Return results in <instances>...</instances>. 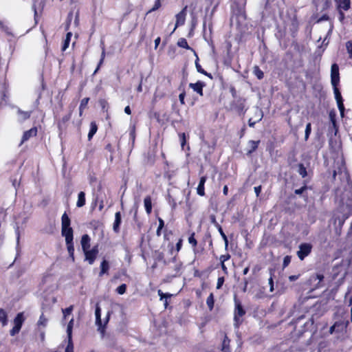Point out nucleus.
Masks as SVG:
<instances>
[{
  "label": "nucleus",
  "mask_w": 352,
  "mask_h": 352,
  "mask_svg": "<svg viewBox=\"0 0 352 352\" xmlns=\"http://www.w3.org/2000/svg\"><path fill=\"white\" fill-rule=\"evenodd\" d=\"M95 316H96V324L98 327V331L103 336L104 334V329L105 325L108 323L110 316V311L107 312V316L104 320V324H102V320H101V309L98 304L96 306L95 310Z\"/></svg>",
  "instance_id": "1"
},
{
  "label": "nucleus",
  "mask_w": 352,
  "mask_h": 352,
  "mask_svg": "<svg viewBox=\"0 0 352 352\" xmlns=\"http://www.w3.org/2000/svg\"><path fill=\"white\" fill-rule=\"evenodd\" d=\"M25 320V317L23 312H20L16 314L13 320L14 326L10 331V336H14L16 334L19 333Z\"/></svg>",
  "instance_id": "2"
},
{
  "label": "nucleus",
  "mask_w": 352,
  "mask_h": 352,
  "mask_svg": "<svg viewBox=\"0 0 352 352\" xmlns=\"http://www.w3.org/2000/svg\"><path fill=\"white\" fill-rule=\"evenodd\" d=\"M312 245L308 243H301L299 245V250L297 252V255L300 260L302 261L311 252Z\"/></svg>",
  "instance_id": "3"
},
{
  "label": "nucleus",
  "mask_w": 352,
  "mask_h": 352,
  "mask_svg": "<svg viewBox=\"0 0 352 352\" xmlns=\"http://www.w3.org/2000/svg\"><path fill=\"white\" fill-rule=\"evenodd\" d=\"M333 92L335 95V98L337 102L338 107L340 113V116L342 118L344 117V106L343 104V99L341 96V94L338 88V86H333Z\"/></svg>",
  "instance_id": "4"
},
{
  "label": "nucleus",
  "mask_w": 352,
  "mask_h": 352,
  "mask_svg": "<svg viewBox=\"0 0 352 352\" xmlns=\"http://www.w3.org/2000/svg\"><path fill=\"white\" fill-rule=\"evenodd\" d=\"M331 82L332 86H338L340 82L339 67L336 63L331 67Z\"/></svg>",
  "instance_id": "5"
},
{
  "label": "nucleus",
  "mask_w": 352,
  "mask_h": 352,
  "mask_svg": "<svg viewBox=\"0 0 352 352\" xmlns=\"http://www.w3.org/2000/svg\"><path fill=\"white\" fill-rule=\"evenodd\" d=\"M235 303V310H234V320L236 324L238 325L240 322L239 318L242 317L245 314V311L243 310L242 305L239 300H238L236 298H234Z\"/></svg>",
  "instance_id": "6"
},
{
  "label": "nucleus",
  "mask_w": 352,
  "mask_h": 352,
  "mask_svg": "<svg viewBox=\"0 0 352 352\" xmlns=\"http://www.w3.org/2000/svg\"><path fill=\"white\" fill-rule=\"evenodd\" d=\"M85 256V260L89 262L90 265L93 264L98 254V246H94L91 250H87L83 252Z\"/></svg>",
  "instance_id": "7"
},
{
  "label": "nucleus",
  "mask_w": 352,
  "mask_h": 352,
  "mask_svg": "<svg viewBox=\"0 0 352 352\" xmlns=\"http://www.w3.org/2000/svg\"><path fill=\"white\" fill-rule=\"evenodd\" d=\"M186 8L187 7L186 6L181 12L176 14V23L173 32H174L177 27L184 24L186 16Z\"/></svg>",
  "instance_id": "8"
},
{
  "label": "nucleus",
  "mask_w": 352,
  "mask_h": 352,
  "mask_svg": "<svg viewBox=\"0 0 352 352\" xmlns=\"http://www.w3.org/2000/svg\"><path fill=\"white\" fill-rule=\"evenodd\" d=\"M204 86L205 83L201 81H198L195 83H190L189 85V87L200 96H203V87Z\"/></svg>",
  "instance_id": "9"
},
{
  "label": "nucleus",
  "mask_w": 352,
  "mask_h": 352,
  "mask_svg": "<svg viewBox=\"0 0 352 352\" xmlns=\"http://www.w3.org/2000/svg\"><path fill=\"white\" fill-rule=\"evenodd\" d=\"M61 233L65 236V241H73V230L71 227L62 228Z\"/></svg>",
  "instance_id": "10"
},
{
  "label": "nucleus",
  "mask_w": 352,
  "mask_h": 352,
  "mask_svg": "<svg viewBox=\"0 0 352 352\" xmlns=\"http://www.w3.org/2000/svg\"><path fill=\"white\" fill-rule=\"evenodd\" d=\"M338 9L348 10L350 8V0H336Z\"/></svg>",
  "instance_id": "11"
},
{
  "label": "nucleus",
  "mask_w": 352,
  "mask_h": 352,
  "mask_svg": "<svg viewBox=\"0 0 352 352\" xmlns=\"http://www.w3.org/2000/svg\"><path fill=\"white\" fill-rule=\"evenodd\" d=\"M206 176H203L200 178L199 185L197 188V192L200 196H204L205 195L204 184L206 182Z\"/></svg>",
  "instance_id": "12"
},
{
  "label": "nucleus",
  "mask_w": 352,
  "mask_h": 352,
  "mask_svg": "<svg viewBox=\"0 0 352 352\" xmlns=\"http://www.w3.org/2000/svg\"><path fill=\"white\" fill-rule=\"evenodd\" d=\"M81 246L82 251H87L90 248V237L88 234H84L81 238Z\"/></svg>",
  "instance_id": "13"
},
{
  "label": "nucleus",
  "mask_w": 352,
  "mask_h": 352,
  "mask_svg": "<svg viewBox=\"0 0 352 352\" xmlns=\"http://www.w3.org/2000/svg\"><path fill=\"white\" fill-rule=\"evenodd\" d=\"M37 133V129L36 127H33L30 129V130L25 131L23 133V138H22V143L28 140L31 137L35 136Z\"/></svg>",
  "instance_id": "14"
},
{
  "label": "nucleus",
  "mask_w": 352,
  "mask_h": 352,
  "mask_svg": "<svg viewBox=\"0 0 352 352\" xmlns=\"http://www.w3.org/2000/svg\"><path fill=\"white\" fill-rule=\"evenodd\" d=\"M121 214L120 212H117L115 214V221L113 223V229L115 232L118 233L120 230V226L121 224Z\"/></svg>",
  "instance_id": "15"
},
{
  "label": "nucleus",
  "mask_w": 352,
  "mask_h": 352,
  "mask_svg": "<svg viewBox=\"0 0 352 352\" xmlns=\"http://www.w3.org/2000/svg\"><path fill=\"white\" fill-rule=\"evenodd\" d=\"M0 322L1 323L3 327H5L8 324V314L6 310L0 308Z\"/></svg>",
  "instance_id": "16"
},
{
  "label": "nucleus",
  "mask_w": 352,
  "mask_h": 352,
  "mask_svg": "<svg viewBox=\"0 0 352 352\" xmlns=\"http://www.w3.org/2000/svg\"><path fill=\"white\" fill-rule=\"evenodd\" d=\"M85 194L84 192L81 191L78 195V200L76 202V206L78 208H81L85 205Z\"/></svg>",
  "instance_id": "17"
},
{
  "label": "nucleus",
  "mask_w": 352,
  "mask_h": 352,
  "mask_svg": "<svg viewBox=\"0 0 352 352\" xmlns=\"http://www.w3.org/2000/svg\"><path fill=\"white\" fill-rule=\"evenodd\" d=\"M144 205L146 213L148 214H149L152 210V202H151V197L147 196L144 198Z\"/></svg>",
  "instance_id": "18"
},
{
  "label": "nucleus",
  "mask_w": 352,
  "mask_h": 352,
  "mask_svg": "<svg viewBox=\"0 0 352 352\" xmlns=\"http://www.w3.org/2000/svg\"><path fill=\"white\" fill-rule=\"evenodd\" d=\"M67 245V251L69 252V254L70 257L72 258V261H74V247L73 241H65Z\"/></svg>",
  "instance_id": "19"
},
{
  "label": "nucleus",
  "mask_w": 352,
  "mask_h": 352,
  "mask_svg": "<svg viewBox=\"0 0 352 352\" xmlns=\"http://www.w3.org/2000/svg\"><path fill=\"white\" fill-rule=\"evenodd\" d=\"M62 228L70 227V219L68 215L65 212L61 218Z\"/></svg>",
  "instance_id": "20"
},
{
  "label": "nucleus",
  "mask_w": 352,
  "mask_h": 352,
  "mask_svg": "<svg viewBox=\"0 0 352 352\" xmlns=\"http://www.w3.org/2000/svg\"><path fill=\"white\" fill-rule=\"evenodd\" d=\"M109 269V265L108 261L103 260L100 264V276H102L108 272Z\"/></svg>",
  "instance_id": "21"
},
{
  "label": "nucleus",
  "mask_w": 352,
  "mask_h": 352,
  "mask_svg": "<svg viewBox=\"0 0 352 352\" xmlns=\"http://www.w3.org/2000/svg\"><path fill=\"white\" fill-rule=\"evenodd\" d=\"M19 114V120L23 122L27 119H28L31 115L30 111H23L21 110H18Z\"/></svg>",
  "instance_id": "22"
},
{
  "label": "nucleus",
  "mask_w": 352,
  "mask_h": 352,
  "mask_svg": "<svg viewBox=\"0 0 352 352\" xmlns=\"http://www.w3.org/2000/svg\"><path fill=\"white\" fill-rule=\"evenodd\" d=\"M259 142H260V141H254V140L249 141L248 144L250 147V149L248 151V155H250L251 153H252L254 151H255L256 150V148H258V146L259 144Z\"/></svg>",
  "instance_id": "23"
},
{
  "label": "nucleus",
  "mask_w": 352,
  "mask_h": 352,
  "mask_svg": "<svg viewBox=\"0 0 352 352\" xmlns=\"http://www.w3.org/2000/svg\"><path fill=\"white\" fill-rule=\"evenodd\" d=\"M74 320L72 318L67 324V339H72V329H73V327H74Z\"/></svg>",
  "instance_id": "24"
},
{
  "label": "nucleus",
  "mask_w": 352,
  "mask_h": 352,
  "mask_svg": "<svg viewBox=\"0 0 352 352\" xmlns=\"http://www.w3.org/2000/svg\"><path fill=\"white\" fill-rule=\"evenodd\" d=\"M222 351L223 352H230V340L227 336H225L222 343Z\"/></svg>",
  "instance_id": "25"
},
{
  "label": "nucleus",
  "mask_w": 352,
  "mask_h": 352,
  "mask_svg": "<svg viewBox=\"0 0 352 352\" xmlns=\"http://www.w3.org/2000/svg\"><path fill=\"white\" fill-rule=\"evenodd\" d=\"M98 129L97 125L95 122H91L90 124V129L88 133V139L91 140L94 134L96 133Z\"/></svg>",
  "instance_id": "26"
},
{
  "label": "nucleus",
  "mask_w": 352,
  "mask_h": 352,
  "mask_svg": "<svg viewBox=\"0 0 352 352\" xmlns=\"http://www.w3.org/2000/svg\"><path fill=\"white\" fill-rule=\"evenodd\" d=\"M323 278H324V276L322 274H316L315 276H312L310 278V281L311 282L317 281L318 283H317V285H316V287H319V284L322 282Z\"/></svg>",
  "instance_id": "27"
},
{
  "label": "nucleus",
  "mask_w": 352,
  "mask_h": 352,
  "mask_svg": "<svg viewBox=\"0 0 352 352\" xmlns=\"http://www.w3.org/2000/svg\"><path fill=\"white\" fill-rule=\"evenodd\" d=\"M104 197L98 195L96 198V203H98V209L102 211L104 207Z\"/></svg>",
  "instance_id": "28"
},
{
  "label": "nucleus",
  "mask_w": 352,
  "mask_h": 352,
  "mask_svg": "<svg viewBox=\"0 0 352 352\" xmlns=\"http://www.w3.org/2000/svg\"><path fill=\"white\" fill-rule=\"evenodd\" d=\"M177 45L180 47L185 48L187 50H191V48L189 47L188 42L186 38H181L177 41Z\"/></svg>",
  "instance_id": "29"
},
{
  "label": "nucleus",
  "mask_w": 352,
  "mask_h": 352,
  "mask_svg": "<svg viewBox=\"0 0 352 352\" xmlns=\"http://www.w3.org/2000/svg\"><path fill=\"white\" fill-rule=\"evenodd\" d=\"M89 100V98H85L81 100L80 104L79 107L80 116H82V111L87 107Z\"/></svg>",
  "instance_id": "30"
},
{
  "label": "nucleus",
  "mask_w": 352,
  "mask_h": 352,
  "mask_svg": "<svg viewBox=\"0 0 352 352\" xmlns=\"http://www.w3.org/2000/svg\"><path fill=\"white\" fill-rule=\"evenodd\" d=\"M253 73L259 80L262 79L264 76L263 72L260 69V68L258 66L254 67Z\"/></svg>",
  "instance_id": "31"
},
{
  "label": "nucleus",
  "mask_w": 352,
  "mask_h": 352,
  "mask_svg": "<svg viewBox=\"0 0 352 352\" xmlns=\"http://www.w3.org/2000/svg\"><path fill=\"white\" fill-rule=\"evenodd\" d=\"M214 296H213V294H210L209 295V296L207 298V300H206V304L209 308V309L211 311L213 307H214Z\"/></svg>",
  "instance_id": "32"
},
{
  "label": "nucleus",
  "mask_w": 352,
  "mask_h": 352,
  "mask_svg": "<svg viewBox=\"0 0 352 352\" xmlns=\"http://www.w3.org/2000/svg\"><path fill=\"white\" fill-rule=\"evenodd\" d=\"M263 117V113L261 109L256 108L254 110V120L260 122Z\"/></svg>",
  "instance_id": "33"
},
{
  "label": "nucleus",
  "mask_w": 352,
  "mask_h": 352,
  "mask_svg": "<svg viewBox=\"0 0 352 352\" xmlns=\"http://www.w3.org/2000/svg\"><path fill=\"white\" fill-rule=\"evenodd\" d=\"M72 35V34L71 32H68L67 34L66 38H65V39L64 41V44H63V51H65L69 47Z\"/></svg>",
  "instance_id": "34"
},
{
  "label": "nucleus",
  "mask_w": 352,
  "mask_h": 352,
  "mask_svg": "<svg viewBox=\"0 0 352 352\" xmlns=\"http://www.w3.org/2000/svg\"><path fill=\"white\" fill-rule=\"evenodd\" d=\"M329 118L332 123L333 127L336 129V132L337 131V126H336V113L333 111H330Z\"/></svg>",
  "instance_id": "35"
},
{
  "label": "nucleus",
  "mask_w": 352,
  "mask_h": 352,
  "mask_svg": "<svg viewBox=\"0 0 352 352\" xmlns=\"http://www.w3.org/2000/svg\"><path fill=\"white\" fill-rule=\"evenodd\" d=\"M74 306L71 305L69 307L64 309L62 310L63 314V319L65 320L66 318L70 315L73 311Z\"/></svg>",
  "instance_id": "36"
},
{
  "label": "nucleus",
  "mask_w": 352,
  "mask_h": 352,
  "mask_svg": "<svg viewBox=\"0 0 352 352\" xmlns=\"http://www.w3.org/2000/svg\"><path fill=\"white\" fill-rule=\"evenodd\" d=\"M298 172L302 176V177H305L307 175L306 168L302 164L298 165Z\"/></svg>",
  "instance_id": "37"
},
{
  "label": "nucleus",
  "mask_w": 352,
  "mask_h": 352,
  "mask_svg": "<svg viewBox=\"0 0 352 352\" xmlns=\"http://www.w3.org/2000/svg\"><path fill=\"white\" fill-rule=\"evenodd\" d=\"M47 324V318L45 317L43 314H41L38 321V325L42 327H46Z\"/></svg>",
  "instance_id": "38"
},
{
  "label": "nucleus",
  "mask_w": 352,
  "mask_h": 352,
  "mask_svg": "<svg viewBox=\"0 0 352 352\" xmlns=\"http://www.w3.org/2000/svg\"><path fill=\"white\" fill-rule=\"evenodd\" d=\"M65 352H74V344L72 339H67V344Z\"/></svg>",
  "instance_id": "39"
},
{
  "label": "nucleus",
  "mask_w": 352,
  "mask_h": 352,
  "mask_svg": "<svg viewBox=\"0 0 352 352\" xmlns=\"http://www.w3.org/2000/svg\"><path fill=\"white\" fill-rule=\"evenodd\" d=\"M158 221H159V226H158L156 234L159 236L161 235V231L163 229V228L164 227V222L163 219L161 218H158Z\"/></svg>",
  "instance_id": "40"
},
{
  "label": "nucleus",
  "mask_w": 352,
  "mask_h": 352,
  "mask_svg": "<svg viewBox=\"0 0 352 352\" xmlns=\"http://www.w3.org/2000/svg\"><path fill=\"white\" fill-rule=\"evenodd\" d=\"M104 57H105V50H104V48L103 47L102 50V53H101V58H100V62L98 63V65L97 68L96 69V70L94 72V74H96L98 71L100 65L103 63Z\"/></svg>",
  "instance_id": "41"
},
{
  "label": "nucleus",
  "mask_w": 352,
  "mask_h": 352,
  "mask_svg": "<svg viewBox=\"0 0 352 352\" xmlns=\"http://www.w3.org/2000/svg\"><path fill=\"white\" fill-rule=\"evenodd\" d=\"M217 227H218V230H219L221 236H222L223 239L225 241L226 248L228 246V243L227 236L225 234V233L223 232V231L222 230V228L219 225H218V224H217Z\"/></svg>",
  "instance_id": "42"
},
{
  "label": "nucleus",
  "mask_w": 352,
  "mask_h": 352,
  "mask_svg": "<svg viewBox=\"0 0 352 352\" xmlns=\"http://www.w3.org/2000/svg\"><path fill=\"white\" fill-rule=\"evenodd\" d=\"M188 243L192 245V247L195 248L197 246V242L195 239V233H192L191 235L188 238Z\"/></svg>",
  "instance_id": "43"
},
{
  "label": "nucleus",
  "mask_w": 352,
  "mask_h": 352,
  "mask_svg": "<svg viewBox=\"0 0 352 352\" xmlns=\"http://www.w3.org/2000/svg\"><path fill=\"white\" fill-rule=\"evenodd\" d=\"M160 7H161L160 0H155L153 8L148 11V12H154V11L157 10V9H159Z\"/></svg>",
  "instance_id": "44"
},
{
  "label": "nucleus",
  "mask_w": 352,
  "mask_h": 352,
  "mask_svg": "<svg viewBox=\"0 0 352 352\" xmlns=\"http://www.w3.org/2000/svg\"><path fill=\"white\" fill-rule=\"evenodd\" d=\"M126 285L125 284H122L117 288L116 291H117L118 294L122 295L126 292Z\"/></svg>",
  "instance_id": "45"
},
{
  "label": "nucleus",
  "mask_w": 352,
  "mask_h": 352,
  "mask_svg": "<svg viewBox=\"0 0 352 352\" xmlns=\"http://www.w3.org/2000/svg\"><path fill=\"white\" fill-rule=\"evenodd\" d=\"M311 131V123H308L306 125V129H305V140H307L309 138Z\"/></svg>",
  "instance_id": "46"
},
{
  "label": "nucleus",
  "mask_w": 352,
  "mask_h": 352,
  "mask_svg": "<svg viewBox=\"0 0 352 352\" xmlns=\"http://www.w3.org/2000/svg\"><path fill=\"white\" fill-rule=\"evenodd\" d=\"M346 47L347 52L349 54L350 56L352 57V41H348L346 43Z\"/></svg>",
  "instance_id": "47"
},
{
  "label": "nucleus",
  "mask_w": 352,
  "mask_h": 352,
  "mask_svg": "<svg viewBox=\"0 0 352 352\" xmlns=\"http://www.w3.org/2000/svg\"><path fill=\"white\" fill-rule=\"evenodd\" d=\"M224 283L223 277H219L217 280V289H220Z\"/></svg>",
  "instance_id": "48"
},
{
  "label": "nucleus",
  "mask_w": 352,
  "mask_h": 352,
  "mask_svg": "<svg viewBox=\"0 0 352 352\" xmlns=\"http://www.w3.org/2000/svg\"><path fill=\"white\" fill-rule=\"evenodd\" d=\"M186 93L184 91H183L179 95V99L182 104H184V98H185Z\"/></svg>",
  "instance_id": "49"
},
{
  "label": "nucleus",
  "mask_w": 352,
  "mask_h": 352,
  "mask_svg": "<svg viewBox=\"0 0 352 352\" xmlns=\"http://www.w3.org/2000/svg\"><path fill=\"white\" fill-rule=\"evenodd\" d=\"M291 261V258L289 256H286L283 259V267H287Z\"/></svg>",
  "instance_id": "50"
},
{
  "label": "nucleus",
  "mask_w": 352,
  "mask_h": 352,
  "mask_svg": "<svg viewBox=\"0 0 352 352\" xmlns=\"http://www.w3.org/2000/svg\"><path fill=\"white\" fill-rule=\"evenodd\" d=\"M179 136H180L181 144H182V146L183 147L184 145L186 143V135H185V133H182V134L179 135Z\"/></svg>",
  "instance_id": "51"
},
{
  "label": "nucleus",
  "mask_w": 352,
  "mask_h": 352,
  "mask_svg": "<svg viewBox=\"0 0 352 352\" xmlns=\"http://www.w3.org/2000/svg\"><path fill=\"white\" fill-rule=\"evenodd\" d=\"M158 295L160 296V299L162 300L164 298L170 297V295L168 294H164L161 290H158Z\"/></svg>",
  "instance_id": "52"
},
{
  "label": "nucleus",
  "mask_w": 352,
  "mask_h": 352,
  "mask_svg": "<svg viewBox=\"0 0 352 352\" xmlns=\"http://www.w3.org/2000/svg\"><path fill=\"white\" fill-rule=\"evenodd\" d=\"M258 121H257L256 120H253L252 118H250L249 120H248V124H249V126L250 127H254L255 124L256 122H258Z\"/></svg>",
  "instance_id": "53"
},
{
  "label": "nucleus",
  "mask_w": 352,
  "mask_h": 352,
  "mask_svg": "<svg viewBox=\"0 0 352 352\" xmlns=\"http://www.w3.org/2000/svg\"><path fill=\"white\" fill-rule=\"evenodd\" d=\"M306 188H307V187L305 186H302V187H301L299 189L295 190V193L296 195H300V194H302L306 190Z\"/></svg>",
  "instance_id": "54"
},
{
  "label": "nucleus",
  "mask_w": 352,
  "mask_h": 352,
  "mask_svg": "<svg viewBox=\"0 0 352 352\" xmlns=\"http://www.w3.org/2000/svg\"><path fill=\"white\" fill-rule=\"evenodd\" d=\"M254 189V192L256 193V197H258L261 192V186H255Z\"/></svg>",
  "instance_id": "55"
},
{
  "label": "nucleus",
  "mask_w": 352,
  "mask_h": 352,
  "mask_svg": "<svg viewBox=\"0 0 352 352\" xmlns=\"http://www.w3.org/2000/svg\"><path fill=\"white\" fill-rule=\"evenodd\" d=\"M71 116H72V112H70L69 114L65 116L62 118V122H64V123L67 122L71 118Z\"/></svg>",
  "instance_id": "56"
},
{
  "label": "nucleus",
  "mask_w": 352,
  "mask_h": 352,
  "mask_svg": "<svg viewBox=\"0 0 352 352\" xmlns=\"http://www.w3.org/2000/svg\"><path fill=\"white\" fill-rule=\"evenodd\" d=\"M229 258H230L229 254L222 255L220 257V261L221 263H224L226 261L228 260Z\"/></svg>",
  "instance_id": "57"
},
{
  "label": "nucleus",
  "mask_w": 352,
  "mask_h": 352,
  "mask_svg": "<svg viewBox=\"0 0 352 352\" xmlns=\"http://www.w3.org/2000/svg\"><path fill=\"white\" fill-rule=\"evenodd\" d=\"M196 67H197V69L199 72L201 73V74H206V72L201 68V67L198 64L197 62H196Z\"/></svg>",
  "instance_id": "58"
},
{
  "label": "nucleus",
  "mask_w": 352,
  "mask_h": 352,
  "mask_svg": "<svg viewBox=\"0 0 352 352\" xmlns=\"http://www.w3.org/2000/svg\"><path fill=\"white\" fill-rule=\"evenodd\" d=\"M182 245V240L179 239L176 244V250L177 252H179L181 250Z\"/></svg>",
  "instance_id": "59"
},
{
  "label": "nucleus",
  "mask_w": 352,
  "mask_h": 352,
  "mask_svg": "<svg viewBox=\"0 0 352 352\" xmlns=\"http://www.w3.org/2000/svg\"><path fill=\"white\" fill-rule=\"evenodd\" d=\"M339 19L342 21L344 19V14L342 12V10H339Z\"/></svg>",
  "instance_id": "60"
},
{
  "label": "nucleus",
  "mask_w": 352,
  "mask_h": 352,
  "mask_svg": "<svg viewBox=\"0 0 352 352\" xmlns=\"http://www.w3.org/2000/svg\"><path fill=\"white\" fill-rule=\"evenodd\" d=\"M160 41H161L160 37H157V38H155V49L158 47V45L160 43Z\"/></svg>",
  "instance_id": "61"
},
{
  "label": "nucleus",
  "mask_w": 352,
  "mask_h": 352,
  "mask_svg": "<svg viewBox=\"0 0 352 352\" xmlns=\"http://www.w3.org/2000/svg\"><path fill=\"white\" fill-rule=\"evenodd\" d=\"M298 278V275H292L289 277V280L290 281H294V280H296Z\"/></svg>",
  "instance_id": "62"
},
{
  "label": "nucleus",
  "mask_w": 352,
  "mask_h": 352,
  "mask_svg": "<svg viewBox=\"0 0 352 352\" xmlns=\"http://www.w3.org/2000/svg\"><path fill=\"white\" fill-rule=\"evenodd\" d=\"M124 112L128 115H130L131 113V111L129 106H126L124 108Z\"/></svg>",
  "instance_id": "63"
},
{
  "label": "nucleus",
  "mask_w": 352,
  "mask_h": 352,
  "mask_svg": "<svg viewBox=\"0 0 352 352\" xmlns=\"http://www.w3.org/2000/svg\"><path fill=\"white\" fill-rule=\"evenodd\" d=\"M228 188L227 186H225L223 187V192L225 195H228Z\"/></svg>",
  "instance_id": "64"
}]
</instances>
